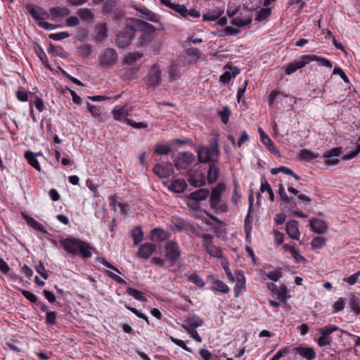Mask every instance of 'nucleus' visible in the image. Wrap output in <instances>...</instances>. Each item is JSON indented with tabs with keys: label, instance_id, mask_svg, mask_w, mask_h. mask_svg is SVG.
<instances>
[{
	"label": "nucleus",
	"instance_id": "obj_1",
	"mask_svg": "<svg viewBox=\"0 0 360 360\" xmlns=\"http://www.w3.org/2000/svg\"><path fill=\"white\" fill-rule=\"evenodd\" d=\"M218 137L213 138L209 143L208 146H202L198 149V160L200 163H210L214 162L215 159L219 160V148Z\"/></svg>",
	"mask_w": 360,
	"mask_h": 360
},
{
	"label": "nucleus",
	"instance_id": "obj_2",
	"mask_svg": "<svg viewBox=\"0 0 360 360\" xmlns=\"http://www.w3.org/2000/svg\"><path fill=\"white\" fill-rule=\"evenodd\" d=\"M226 189L225 184L220 182L217 184L212 189L210 198V207L213 209L215 213H225L228 211V206L225 203H220L222 193Z\"/></svg>",
	"mask_w": 360,
	"mask_h": 360
},
{
	"label": "nucleus",
	"instance_id": "obj_3",
	"mask_svg": "<svg viewBox=\"0 0 360 360\" xmlns=\"http://www.w3.org/2000/svg\"><path fill=\"white\" fill-rule=\"evenodd\" d=\"M165 258L174 266L181 257V251L179 244L174 240H169L165 244Z\"/></svg>",
	"mask_w": 360,
	"mask_h": 360
},
{
	"label": "nucleus",
	"instance_id": "obj_4",
	"mask_svg": "<svg viewBox=\"0 0 360 360\" xmlns=\"http://www.w3.org/2000/svg\"><path fill=\"white\" fill-rule=\"evenodd\" d=\"M162 70L158 64H153L148 71L146 77V85L155 89L162 84Z\"/></svg>",
	"mask_w": 360,
	"mask_h": 360
},
{
	"label": "nucleus",
	"instance_id": "obj_5",
	"mask_svg": "<svg viewBox=\"0 0 360 360\" xmlns=\"http://www.w3.org/2000/svg\"><path fill=\"white\" fill-rule=\"evenodd\" d=\"M59 243L64 250L72 257L77 256V248H79V244H83L82 240L72 236L65 238H60Z\"/></svg>",
	"mask_w": 360,
	"mask_h": 360
},
{
	"label": "nucleus",
	"instance_id": "obj_6",
	"mask_svg": "<svg viewBox=\"0 0 360 360\" xmlns=\"http://www.w3.org/2000/svg\"><path fill=\"white\" fill-rule=\"evenodd\" d=\"M118 59V54L115 49L108 48L99 56L98 61L103 68H110L114 65Z\"/></svg>",
	"mask_w": 360,
	"mask_h": 360
},
{
	"label": "nucleus",
	"instance_id": "obj_7",
	"mask_svg": "<svg viewBox=\"0 0 360 360\" xmlns=\"http://www.w3.org/2000/svg\"><path fill=\"white\" fill-rule=\"evenodd\" d=\"M205 173L202 169L191 168L188 173V181L193 187L198 188L206 184Z\"/></svg>",
	"mask_w": 360,
	"mask_h": 360
},
{
	"label": "nucleus",
	"instance_id": "obj_8",
	"mask_svg": "<svg viewBox=\"0 0 360 360\" xmlns=\"http://www.w3.org/2000/svg\"><path fill=\"white\" fill-rule=\"evenodd\" d=\"M252 14L251 11L243 6L240 8L238 14L234 17L231 23L233 25L242 27L252 22Z\"/></svg>",
	"mask_w": 360,
	"mask_h": 360
},
{
	"label": "nucleus",
	"instance_id": "obj_9",
	"mask_svg": "<svg viewBox=\"0 0 360 360\" xmlns=\"http://www.w3.org/2000/svg\"><path fill=\"white\" fill-rule=\"evenodd\" d=\"M125 25L130 29L145 31L144 33H150L153 34V33L156 30L155 27L153 25L136 18L127 19L125 22Z\"/></svg>",
	"mask_w": 360,
	"mask_h": 360
},
{
	"label": "nucleus",
	"instance_id": "obj_10",
	"mask_svg": "<svg viewBox=\"0 0 360 360\" xmlns=\"http://www.w3.org/2000/svg\"><path fill=\"white\" fill-rule=\"evenodd\" d=\"M134 31H136L135 29H130L126 26L123 30L119 32L116 35L115 44L119 48L127 46L134 37Z\"/></svg>",
	"mask_w": 360,
	"mask_h": 360
},
{
	"label": "nucleus",
	"instance_id": "obj_11",
	"mask_svg": "<svg viewBox=\"0 0 360 360\" xmlns=\"http://www.w3.org/2000/svg\"><path fill=\"white\" fill-rule=\"evenodd\" d=\"M153 172L159 178L167 179L173 174V165L168 162H158L154 165Z\"/></svg>",
	"mask_w": 360,
	"mask_h": 360
},
{
	"label": "nucleus",
	"instance_id": "obj_12",
	"mask_svg": "<svg viewBox=\"0 0 360 360\" xmlns=\"http://www.w3.org/2000/svg\"><path fill=\"white\" fill-rule=\"evenodd\" d=\"M26 9L37 22L50 18V14L37 5L28 4L26 5Z\"/></svg>",
	"mask_w": 360,
	"mask_h": 360
},
{
	"label": "nucleus",
	"instance_id": "obj_13",
	"mask_svg": "<svg viewBox=\"0 0 360 360\" xmlns=\"http://www.w3.org/2000/svg\"><path fill=\"white\" fill-rule=\"evenodd\" d=\"M195 160L191 152H184L174 160V166L178 170L186 169Z\"/></svg>",
	"mask_w": 360,
	"mask_h": 360
},
{
	"label": "nucleus",
	"instance_id": "obj_14",
	"mask_svg": "<svg viewBox=\"0 0 360 360\" xmlns=\"http://www.w3.org/2000/svg\"><path fill=\"white\" fill-rule=\"evenodd\" d=\"M220 175V168L219 160L215 159L214 162L208 164V169L207 174V181L210 184H214L219 179Z\"/></svg>",
	"mask_w": 360,
	"mask_h": 360
},
{
	"label": "nucleus",
	"instance_id": "obj_15",
	"mask_svg": "<svg viewBox=\"0 0 360 360\" xmlns=\"http://www.w3.org/2000/svg\"><path fill=\"white\" fill-rule=\"evenodd\" d=\"M291 352L295 355H299L307 360H314L316 353L313 347L298 346L292 347Z\"/></svg>",
	"mask_w": 360,
	"mask_h": 360
},
{
	"label": "nucleus",
	"instance_id": "obj_16",
	"mask_svg": "<svg viewBox=\"0 0 360 360\" xmlns=\"http://www.w3.org/2000/svg\"><path fill=\"white\" fill-rule=\"evenodd\" d=\"M135 10L140 12L141 13V17L147 20L153 22H160V16L150 11L145 6H133Z\"/></svg>",
	"mask_w": 360,
	"mask_h": 360
},
{
	"label": "nucleus",
	"instance_id": "obj_17",
	"mask_svg": "<svg viewBox=\"0 0 360 360\" xmlns=\"http://www.w3.org/2000/svg\"><path fill=\"white\" fill-rule=\"evenodd\" d=\"M156 250V245L153 243H145L139 248L137 256L143 259H148L151 255Z\"/></svg>",
	"mask_w": 360,
	"mask_h": 360
},
{
	"label": "nucleus",
	"instance_id": "obj_18",
	"mask_svg": "<svg viewBox=\"0 0 360 360\" xmlns=\"http://www.w3.org/2000/svg\"><path fill=\"white\" fill-rule=\"evenodd\" d=\"M285 231L291 238L299 240L300 232L298 228V221L296 220H290L285 224Z\"/></svg>",
	"mask_w": 360,
	"mask_h": 360
},
{
	"label": "nucleus",
	"instance_id": "obj_19",
	"mask_svg": "<svg viewBox=\"0 0 360 360\" xmlns=\"http://www.w3.org/2000/svg\"><path fill=\"white\" fill-rule=\"evenodd\" d=\"M311 230L318 234H323L328 230L327 224L320 219H312L309 221Z\"/></svg>",
	"mask_w": 360,
	"mask_h": 360
},
{
	"label": "nucleus",
	"instance_id": "obj_20",
	"mask_svg": "<svg viewBox=\"0 0 360 360\" xmlns=\"http://www.w3.org/2000/svg\"><path fill=\"white\" fill-rule=\"evenodd\" d=\"M258 131L260 134L262 143L268 148L270 152L274 154L278 155L279 150L274 146V143L269 136L265 134L262 128H259Z\"/></svg>",
	"mask_w": 360,
	"mask_h": 360
},
{
	"label": "nucleus",
	"instance_id": "obj_21",
	"mask_svg": "<svg viewBox=\"0 0 360 360\" xmlns=\"http://www.w3.org/2000/svg\"><path fill=\"white\" fill-rule=\"evenodd\" d=\"M129 109L127 105L122 107H116L113 109L112 113L115 120L125 122V120H129L127 117L129 115Z\"/></svg>",
	"mask_w": 360,
	"mask_h": 360
},
{
	"label": "nucleus",
	"instance_id": "obj_22",
	"mask_svg": "<svg viewBox=\"0 0 360 360\" xmlns=\"http://www.w3.org/2000/svg\"><path fill=\"white\" fill-rule=\"evenodd\" d=\"M236 283L234 288L235 297H237L245 288V280L241 271L236 272Z\"/></svg>",
	"mask_w": 360,
	"mask_h": 360
},
{
	"label": "nucleus",
	"instance_id": "obj_23",
	"mask_svg": "<svg viewBox=\"0 0 360 360\" xmlns=\"http://www.w3.org/2000/svg\"><path fill=\"white\" fill-rule=\"evenodd\" d=\"M340 153V148H333L329 153L323 155V158L326 159V163L330 165H336L339 162L338 157Z\"/></svg>",
	"mask_w": 360,
	"mask_h": 360
},
{
	"label": "nucleus",
	"instance_id": "obj_24",
	"mask_svg": "<svg viewBox=\"0 0 360 360\" xmlns=\"http://www.w3.org/2000/svg\"><path fill=\"white\" fill-rule=\"evenodd\" d=\"M83 244H79L77 248V256H80L83 259H89L92 257L91 245L84 240H82Z\"/></svg>",
	"mask_w": 360,
	"mask_h": 360
},
{
	"label": "nucleus",
	"instance_id": "obj_25",
	"mask_svg": "<svg viewBox=\"0 0 360 360\" xmlns=\"http://www.w3.org/2000/svg\"><path fill=\"white\" fill-rule=\"evenodd\" d=\"M50 18L54 20L57 18L67 16L70 13V11L67 7H53L50 8L49 13Z\"/></svg>",
	"mask_w": 360,
	"mask_h": 360
},
{
	"label": "nucleus",
	"instance_id": "obj_26",
	"mask_svg": "<svg viewBox=\"0 0 360 360\" xmlns=\"http://www.w3.org/2000/svg\"><path fill=\"white\" fill-rule=\"evenodd\" d=\"M210 194V191L207 188L198 189L188 195L189 200L195 202L202 201L205 200Z\"/></svg>",
	"mask_w": 360,
	"mask_h": 360
},
{
	"label": "nucleus",
	"instance_id": "obj_27",
	"mask_svg": "<svg viewBox=\"0 0 360 360\" xmlns=\"http://www.w3.org/2000/svg\"><path fill=\"white\" fill-rule=\"evenodd\" d=\"M169 234L162 229L155 228L150 231L151 240L157 242H162L167 239Z\"/></svg>",
	"mask_w": 360,
	"mask_h": 360
},
{
	"label": "nucleus",
	"instance_id": "obj_28",
	"mask_svg": "<svg viewBox=\"0 0 360 360\" xmlns=\"http://www.w3.org/2000/svg\"><path fill=\"white\" fill-rule=\"evenodd\" d=\"M187 188V184L183 179H175L169 186V189L176 193H183Z\"/></svg>",
	"mask_w": 360,
	"mask_h": 360
},
{
	"label": "nucleus",
	"instance_id": "obj_29",
	"mask_svg": "<svg viewBox=\"0 0 360 360\" xmlns=\"http://www.w3.org/2000/svg\"><path fill=\"white\" fill-rule=\"evenodd\" d=\"M307 63H309L307 59H303L302 57V60L295 61L293 63H290L285 69V74L288 75H292L297 70L304 67Z\"/></svg>",
	"mask_w": 360,
	"mask_h": 360
},
{
	"label": "nucleus",
	"instance_id": "obj_30",
	"mask_svg": "<svg viewBox=\"0 0 360 360\" xmlns=\"http://www.w3.org/2000/svg\"><path fill=\"white\" fill-rule=\"evenodd\" d=\"M22 216L30 226L43 233H47V231L44 225L38 222L36 219L23 213H22Z\"/></svg>",
	"mask_w": 360,
	"mask_h": 360
},
{
	"label": "nucleus",
	"instance_id": "obj_31",
	"mask_svg": "<svg viewBox=\"0 0 360 360\" xmlns=\"http://www.w3.org/2000/svg\"><path fill=\"white\" fill-rule=\"evenodd\" d=\"M229 70L226 71L219 77V81L223 84L229 83L232 78L235 77L240 72L239 70L236 67L229 66Z\"/></svg>",
	"mask_w": 360,
	"mask_h": 360
},
{
	"label": "nucleus",
	"instance_id": "obj_32",
	"mask_svg": "<svg viewBox=\"0 0 360 360\" xmlns=\"http://www.w3.org/2000/svg\"><path fill=\"white\" fill-rule=\"evenodd\" d=\"M303 59H307L309 63L310 61H316L321 66H326L328 68H332L333 66L331 62L329 60L325 58L317 56L316 55H304L303 56Z\"/></svg>",
	"mask_w": 360,
	"mask_h": 360
},
{
	"label": "nucleus",
	"instance_id": "obj_33",
	"mask_svg": "<svg viewBox=\"0 0 360 360\" xmlns=\"http://www.w3.org/2000/svg\"><path fill=\"white\" fill-rule=\"evenodd\" d=\"M96 39L98 41H103L108 36V28L105 23L98 24L95 29Z\"/></svg>",
	"mask_w": 360,
	"mask_h": 360
},
{
	"label": "nucleus",
	"instance_id": "obj_34",
	"mask_svg": "<svg viewBox=\"0 0 360 360\" xmlns=\"http://www.w3.org/2000/svg\"><path fill=\"white\" fill-rule=\"evenodd\" d=\"M143 57V54L139 52L129 53L123 59V63L128 65H134L139 59Z\"/></svg>",
	"mask_w": 360,
	"mask_h": 360
},
{
	"label": "nucleus",
	"instance_id": "obj_35",
	"mask_svg": "<svg viewBox=\"0 0 360 360\" xmlns=\"http://www.w3.org/2000/svg\"><path fill=\"white\" fill-rule=\"evenodd\" d=\"M25 158L27 160L28 163L32 165L37 171H41V167L36 159V155L31 151H26L25 153Z\"/></svg>",
	"mask_w": 360,
	"mask_h": 360
},
{
	"label": "nucleus",
	"instance_id": "obj_36",
	"mask_svg": "<svg viewBox=\"0 0 360 360\" xmlns=\"http://www.w3.org/2000/svg\"><path fill=\"white\" fill-rule=\"evenodd\" d=\"M126 292L129 295L134 297L139 301L146 302L147 300L146 297L144 296L143 292L139 290L128 287L126 290Z\"/></svg>",
	"mask_w": 360,
	"mask_h": 360
},
{
	"label": "nucleus",
	"instance_id": "obj_37",
	"mask_svg": "<svg viewBox=\"0 0 360 360\" xmlns=\"http://www.w3.org/2000/svg\"><path fill=\"white\" fill-rule=\"evenodd\" d=\"M223 11L221 10L209 11L207 13L202 15L204 21H215L222 14Z\"/></svg>",
	"mask_w": 360,
	"mask_h": 360
},
{
	"label": "nucleus",
	"instance_id": "obj_38",
	"mask_svg": "<svg viewBox=\"0 0 360 360\" xmlns=\"http://www.w3.org/2000/svg\"><path fill=\"white\" fill-rule=\"evenodd\" d=\"M260 191L262 193H264V191H267V193H269V199L271 201H274V194L273 192V190L270 186V184L267 182L265 177L262 178V184L260 186Z\"/></svg>",
	"mask_w": 360,
	"mask_h": 360
},
{
	"label": "nucleus",
	"instance_id": "obj_39",
	"mask_svg": "<svg viewBox=\"0 0 360 360\" xmlns=\"http://www.w3.org/2000/svg\"><path fill=\"white\" fill-rule=\"evenodd\" d=\"M185 323L188 325L190 327L193 328H196L202 325V320L196 316H188L185 321Z\"/></svg>",
	"mask_w": 360,
	"mask_h": 360
},
{
	"label": "nucleus",
	"instance_id": "obj_40",
	"mask_svg": "<svg viewBox=\"0 0 360 360\" xmlns=\"http://www.w3.org/2000/svg\"><path fill=\"white\" fill-rule=\"evenodd\" d=\"M153 39V35L150 33H143L138 39L137 46L143 47L148 44Z\"/></svg>",
	"mask_w": 360,
	"mask_h": 360
},
{
	"label": "nucleus",
	"instance_id": "obj_41",
	"mask_svg": "<svg viewBox=\"0 0 360 360\" xmlns=\"http://www.w3.org/2000/svg\"><path fill=\"white\" fill-rule=\"evenodd\" d=\"M131 237L134 240V245L140 243L143 238V233L141 226H136L131 231Z\"/></svg>",
	"mask_w": 360,
	"mask_h": 360
},
{
	"label": "nucleus",
	"instance_id": "obj_42",
	"mask_svg": "<svg viewBox=\"0 0 360 360\" xmlns=\"http://www.w3.org/2000/svg\"><path fill=\"white\" fill-rule=\"evenodd\" d=\"M271 8H261L257 13V16H256L255 20H257L258 22L264 20L271 15Z\"/></svg>",
	"mask_w": 360,
	"mask_h": 360
},
{
	"label": "nucleus",
	"instance_id": "obj_43",
	"mask_svg": "<svg viewBox=\"0 0 360 360\" xmlns=\"http://www.w3.org/2000/svg\"><path fill=\"white\" fill-rule=\"evenodd\" d=\"M326 244V239L322 236H316L314 238L311 242V245L313 249H320L324 247Z\"/></svg>",
	"mask_w": 360,
	"mask_h": 360
},
{
	"label": "nucleus",
	"instance_id": "obj_44",
	"mask_svg": "<svg viewBox=\"0 0 360 360\" xmlns=\"http://www.w3.org/2000/svg\"><path fill=\"white\" fill-rule=\"evenodd\" d=\"M213 290L215 291L222 293H228L229 292V288L227 285L221 281L215 280Z\"/></svg>",
	"mask_w": 360,
	"mask_h": 360
},
{
	"label": "nucleus",
	"instance_id": "obj_45",
	"mask_svg": "<svg viewBox=\"0 0 360 360\" xmlns=\"http://www.w3.org/2000/svg\"><path fill=\"white\" fill-rule=\"evenodd\" d=\"M340 330L338 326L335 325H328L322 328L319 329V333L323 336L330 337V335L337 330Z\"/></svg>",
	"mask_w": 360,
	"mask_h": 360
},
{
	"label": "nucleus",
	"instance_id": "obj_46",
	"mask_svg": "<svg viewBox=\"0 0 360 360\" xmlns=\"http://www.w3.org/2000/svg\"><path fill=\"white\" fill-rule=\"evenodd\" d=\"M77 15L83 20H91L94 18V15L91 11L89 8H80L77 11Z\"/></svg>",
	"mask_w": 360,
	"mask_h": 360
},
{
	"label": "nucleus",
	"instance_id": "obj_47",
	"mask_svg": "<svg viewBox=\"0 0 360 360\" xmlns=\"http://www.w3.org/2000/svg\"><path fill=\"white\" fill-rule=\"evenodd\" d=\"M206 250L208 254L213 257L219 258L221 257V249L218 247L213 245H207Z\"/></svg>",
	"mask_w": 360,
	"mask_h": 360
},
{
	"label": "nucleus",
	"instance_id": "obj_48",
	"mask_svg": "<svg viewBox=\"0 0 360 360\" xmlns=\"http://www.w3.org/2000/svg\"><path fill=\"white\" fill-rule=\"evenodd\" d=\"M299 155L302 159L307 160H312L318 157V154H315L314 153L307 149L301 150L300 151Z\"/></svg>",
	"mask_w": 360,
	"mask_h": 360
},
{
	"label": "nucleus",
	"instance_id": "obj_49",
	"mask_svg": "<svg viewBox=\"0 0 360 360\" xmlns=\"http://www.w3.org/2000/svg\"><path fill=\"white\" fill-rule=\"evenodd\" d=\"M288 290L285 285L283 284L280 286L279 289L276 292L278 295V299L281 301L286 300L290 296L288 295Z\"/></svg>",
	"mask_w": 360,
	"mask_h": 360
},
{
	"label": "nucleus",
	"instance_id": "obj_50",
	"mask_svg": "<svg viewBox=\"0 0 360 360\" xmlns=\"http://www.w3.org/2000/svg\"><path fill=\"white\" fill-rule=\"evenodd\" d=\"M172 149L169 146L157 144L154 148L155 153L158 155H167L171 152Z\"/></svg>",
	"mask_w": 360,
	"mask_h": 360
},
{
	"label": "nucleus",
	"instance_id": "obj_51",
	"mask_svg": "<svg viewBox=\"0 0 360 360\" xmlns=\"http://www.w3.org/2000/svg\"><path fill=\"white\" fill-rule=\"evenodd\" d=\"M333 342L331 337L323 336L321 335V336L317 340V344L320 347H330Z\"/></svg>",
	"mask_w": 360,
	"mask_h": 360
},
{
	"label": "nucleus",
	"instance_id": "obj_52",
	"mask_svg": "<svg viewBox=\"0 0 360 360\" xmlns=\"http://www.w3.org/2000/svg\"><path fill=\"white\" fill-rule=\"evenodd\" d=\"M86 107L89 112L93 117H98L101 115V110L100 106L94 105L87 102Z\"/></svg>",
	"mask_w": 360,
	"mask_h": 360
},
{
	"label": "nucleus",
	"instance_id": "obj_53",
	"mask_svg": "<svg viewBox=\"0 0 360 360\" xmlns=\"http://www.w3.org/2000/svg\"><path fill=\"white\" fill-rule=\"evenodd\" d=\"M350 308L356 314H360V303L358 297L353 296L349 301Z\"/></svg>",
	"mask_w": 360,
	"mask_h": 360
},
{
	"label": "nucleus",
	"instance_id": "obj_54",
	"mask_svg": "<svg viewBox=\"0 0 360 360\" xmlns=\"http://www.w3.org/2000/svg\"><path fill=\"white\" fill-rule=\"evenodd\" d=\"M252 219H250V212L245 219L244 229L246 233V237L249 238L252 231Z\"/></svg>",
	"mask_w": 360,
	"mask_h": 360
},
{
	"label": "nucleus",
	"instance_id": "obj_55",
	"mask_svg": "<svg viewBox=\"0 0 360 360\" xmlns=\"http://www.w3.org/2000/svg\"><path fill=\"white\" fill-rule=\"evenodd\" d=\"M230 115L231 110L228 106L224 107L223 110L219 112V115L221 120V122L225 124L228 123Z\"/></svg>",
	"mask_w": 360,
	"mask_h": 360
},
{
	"label": "nucleus",
	"instance_id": "obj_56",
	"mask_svg": "<svg viewBox=\"0 0 360 360\" xmlns=\"http://www.w3.org/2000/svg\"><path fill=\"white\" fill-rule=\"evenodd\" d=\"M345 306V299L340 297L333 305V312L336 313L342 311Z\"/></svg>",
	"mask_w": 360,
	"mask_h": 360
},
{
	"label": "nucleus",
	"instance_id": "obj_57",
	"mask_svg": "<svg viewBox=\"0 0 360 360\" xmlns=\"http://www.w3.org/2000/svg\"><path fill=\"white\" fill-rule=\"evenodd\" d=\"M63 49L60 46H55L50 44L48 52L53 54L54 56H62L63 53Z\"/></svg>",
	"mask_w": 360,
	"mask_h": 360
},
{
	"label": "nucleus",
	"instance_id": "obj_58",
	"mask_svg": "<svg viewBox=\"0 0 360 360\" xmlns=\"http://www.w3.org/2000/svg\"><path fill=\"white\" fill-rule=\"evenodd\" d=\"M70 37V34L67 32H61L58 33H51L49 35L51 39L54 41H59L68 38Z\"/></svg>",
	"mask_w": 360,
	"mask_h": 360
},
{
	"label": "nucleus",
	"instance_id": "obj_59",
	"mask_svg": "<svg viewBox=\"0 0 360 360\" xmlns=\"http://www.w3.org/2000/svg\"><path fill=\"white\" fill-rule=\"evenodd\" d=\"M278 172H283L287 175H290L293 174V171L290 169V168L285 167V166H280L279 167L273 168L271 170V173L273 175L277 174Z\"/></svg>",
	"mask_w": 360,
	"mask_h": 360
},
{
	"label": "nucleus",
	"instance_id": "obj_60",
	"mask_svg": "<svg viewBox=\"0 0 360 360\" xmlns=\"http://www.w3.org/2000/svg\"><path fill=\"white\" fill-rule=\"evenodd\" d=\"M22 295L30 302L37 304L38 302V299L37 296L32 293L31 292L26 290H20Z\"/></svg>",
	"mask_w": 360,
	"mask_h": 360
},
{
	"label": "nucleus",
	"instance_id": "obj_61",
	"mask_svg": "<svg viewBox=\"0 0 360 360\" xmlns=\"http://www.w3.org/2000/svg\"><path fill=\"white\" fill-rule=\"evenodd\" d=\"M188 281L200 288L205 285V283L202 281L201 278L198 276L196 274H191L189 276Z\"/></svg>",
	"mask_w": 360,
	"mask_h": 360
},
{
	"label": "nucleus",
	"instance_id": "obj_62",
	"mask_svg": "<svg viewBox=\"0 0 360 360\" xmlns=\"http://www.w3.org/2000/svg\"><path fill=\"white\" fill-rule=\"evenodd\" d=\"M180 76L179 70L177 66L172 65L169 69V77L172 79H177Z\"/></svg>",
	"mask_w": 360,
	"mask_h": 360
},
{
	"label": "nucleus",
	"instance_id": "obj_63",
	"mask_svg": "<svg viewBox=\"0 0 360 360\" xmlns=\"http://www.w3.org/2000/svg\"><path fill=\"white\" fill-rule=\"evenodd\" d=\"M46 321L50 325H56V313L55 311H46Z\"/></svg>",
	"mask_w": 360,
	"mask_h": 360
},
{
	"label": "nucleus",
	"instance_id": "obj_64",
	"mask_svg": "<svg viewBox=\"0 0 360 360\" xmlns=\"http://www.w3.org/2000/svg\"><path fill=\"white\" fill-rule=\"evenodd\" d=\"M360 276V271H356V273L353 274L349 277L345 278L344 281L349 283V285H354Z\"/></svg>",
	"mask_w": 360,
	"mask_h": 360
}]
</instances>
